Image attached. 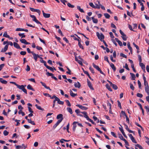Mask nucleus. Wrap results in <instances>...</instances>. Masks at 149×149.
Returning <instances> with one entry per match:
<instances>
[{"label":"nucleus","mask_w":149,"mask_h":149,"mask_svg":"<svg viewBox=\"0 0 149 149\" xmlns=\"http://www.w3.org/2000/svg\"><path fill=\"white\" fill-rule=\"evenodd\" d=\"M26 86V85L24 86L23 85H18L17 86V88L20 89H21L24 93L26 94H27L26 90L25 88V87Z\"/></svg>","instance_id":"1"},{"label":"nucleus","mask_w":149,"mask_h":149,"mask_svg":"<svg viewBox=\"0 0 149 149\" xmlns=\"http://www.w3.org/2000/svg\"><path fill=\"white\" fill-rule=\"evenodd\" d=\"M96 35L98 39H99L101 41H102V40H103L104 38V35L102 33H100V34L99 32H97L96 33Z\"/></svg>","instance_id":"2"},{"label":"nucleus","mask_w":149,"mask_h":149,"mask_svg":"<svg viewBox=\"0 0 149 149\" xmlns=\"http://www.w3.org/2000/svg\"><path fill=\"white\" fill-rule=\"evenodd\" d=\"M120 32L122 35L121 37L124 40H127V37L126 35L124 33L121 31V30H120Z\"/></svg>","instance_id":"3"},{"label":"nucleus","mask_w":149,"mask_h":149,"mask_svg":"<svg viewBox=\"0 0 149 149\" xmlns=\"http://www.w3.org/2000/svg\"><path fill=\"white\" fill-rule=\"evenodd\" d=\"M29 9L32 12H35L38 13L39 14V15H40V11L39 9H36L31 7H30Z\"/></svg>","instance_id":"4"},{"label":"nucleus","mask_w":149,"mask_h":149,"mask_svg":"<svg viewBox=\"0 0 149 149\" xmlns=\"http://www.w3.org/2000/svg\"><path fill=\"white\" fill-rule=\"evenodd\" d=\"M129 136L130 137L131 140L132 141V142L135 143H136L137 142L136 141L135 139H134V138L132 136V135L131 134H129Z\"/></svg>","instance_id":"5"},{"label":"nucleus","mask_w":149,"mask_h":149,"mask_svg":"<svg viewBox=\"0 0 149 149\" xmlns=\"http://www.w3.org/2000/svg\"><path fill=\"white\" fill-rule=\"evenodd\" d=\"M76 106L84 110H86L88 109L87 108L79 104H77Z\"/></svg>","instance_id":"6"},{"label":"nucleus","mask_w":149,"mask_h":149,"mask_svg":"<svg viewBox=\"0 0 149 149\" xmlns=\"http://www.w3.org/2000/svg\"><path fill=\"white\" fill-rule=\"evenodd\" d=\"M87 81L88 83V86L92 90H94V88L93 87L92 85L90 82V81H89V80L88 79L87 80Z\"/></svg>","instance_id":"7"},{"label":"nucleus","mask_w":149,"mask_h":149,"mask_svg":"<svg viewBox=\"0 0 149 149\" xmlns=\"http://www.w3.org/2000/svg\"><path fill=\"white\" fill-rule=\"evenodd\" d=\"M32 54L33 56V58L36 61L37 60L38 57H39V56L37 54H36L34 53H32Z\"/></svg>","instance_id":"8"},{"label":"nucleus","mask_w":149,"mask_h":149,"mask_svg":"<svg viewBox=\"0 0 149 149\" xmlns=\"http://www.w3.org/2000/svg\"><path fill=\"white\" fill-rule=\"evenodd\" d=\"M20 41L22 43H24L25 45H29L30 44V43L27 42L26 40L25 39H22L20 40Z\"/></svg>","instance_id":"9"},{"label":"nucleus","mask_w":149,"mask_h":149,"mask_svg":"<svg viewBox=\"0 0 149 149\" xmlns=\"http://www.w3.org/2000/svg\"><path fill=\"white\" fill-rule=\"evenodd\" d=\"M13 45L14 47L16 48L19 49H22L20 47L19 45L17 43L14 42Z\"/></svg>","instance_id":"10"},{"label":"nucleus","mask_w":149,"mask_h":149,"mask_svg":"<svg viewBox=\"0 0 149 149\" xmlns=\"http://www.w3.org/2000/svg\"><path fill=\"white\" fill-rule=\"evenodd\" d=\"M75 61L77 62L80 65H82L83 64L82 62V60L78 59L77 56H75Z\"/></svg>","instance_id":"11"},{"label":"nucleus","mask_w":149,"mask_h":149,"mask_svg":"<svg viewBox=\"0 0 149 149\" xmlns=\"http://www.w3.org/2000/svg\"><path fill=\"white\" fill-rule=\"evenodd\" d=\"M8 45H6L4 49H2V50H1V52H6L8 49Z\"/></svg>","instance_id":"12"},{"label":"nucleus","mask_w":149,"mask_h":149,"mask_svg":"<svg viewBox=\"0 0 149 149\" xmlns=\"http://www.w3.org/2000/svg\"><path fill=\"white\" fill-rule=\"evenodd\" d=\"M16 31H24L26 32H28V29H23L20 28H17L16 29Z\"/></svg>","instance_id":"13"},{"label":"nucleus","mask_w":149,"mask_h":149,"mask_svg":"<svg viewBox=\"0 0 149 149\" xmlns=\"http://www.w3.org/2000/svg\"><path fill=\"white\" fill-rule=\"evenodd\" d=\"M109 64L110 65V67L112 68V69H113V71L114 72H115L116 70V67L114 65L111 63H110Z\"/></svg>","instance_id":"14"},{"label":"nucleus","mask_w":149,"mask_h":149,"mask_svg":"<svg viewBox=\"0 0 149 149\" xmlns=\"http://www.w3.org/2000/svg\"><path fill=\"white\" fill-rule=\"evenodd\" d=\"M74 86L75 87L79 88L81 86V84L79 82H77V83L75 82L74 83Z\"/></svg>","instance_id":"15"},{"label":"nucleus","mask_w":149,"mask_h":149,"mask_svg":"<svg viewBox=\"0 0 149 149\" xmlns=\"http://www.w3.org/2000/svg\"><path fill=\"white\" fill-rule=\"evenodd\" d=\"M81 113L84 115V118H86V119L88 118L89 117L87 115V113L86 111H83L81 112Z\"/></svg>","instance_id":"16"},{"label":"nucleus","mask_w":149,"mask_h":149,"mask_svg":"<svg viewBox=\"0 0 149 149\" xmlns=\"http://www.w3.org/2000/svg\"><path fill=\"white\" fill-rule=\"evenodd\" d=\"M139 66L141 67V69L144 70H145V65L142 63H139Z\"/></svg>","instance_id":"17"},{"label":"nucleus","mask_w":149,"mask_h":149,"mask_svg":"<svg viewBox=\"0 0 149 149\" xmlns=\"http://www.w3.org/2000/svg\"><path fill=\"white\" fill-rule=\"evenodd\" d=\"M115 40L117 42H118V44L120 45V46H123V44H122V42L120 41L118 39V38H115Z\"/></svg>","instance_id":"18"},{"label":"nucleus","mask_w":149,"mask_h":149,"mask_svg":"<svg viewBox=\"0 0 149 149\" xmlns=\"http://www.w3.org/2000/svg\"><path fill=\"white\" fill-rule=\"evenodd\" d=\"M78 122H74L73 123V130L74 131H75L76 127V124Z\"/></svg>","instance_id":"19"},{"label":"nucleus","mask_w":149,"mask_h":149,"mask_svg":"<svg viewBox=\"0 0 149 149\" xmlns=\"http://www.w3.org/2000/svg\"><path fill=\"white\" fill-rule=\"evenodd\" d=\"M145 90L146 92L148 94V95H149V87L148 86H145Z\"/></svg>","instance_id":"20"},{"label":"nucleus","mask_w":149,"mask_h":149,"mask_svg":"<svg viewBox=\"0 0 149 149\" xmlns=\"http://www.w3.org/2000/svg\"><path fill=\"white\" fill-rule=\"evenodd\" d=\"M63 116L62 114H60L58 115L57 116V119H62L63 120Z\"/></svg>","instance_id":"21"},{"label":"nucleus","mask_w":149,"mask_h":149,"mask_svg":"<svg viewBox=\"0 0 149 149\" xmlns=\"http://www.w3.org/2000/svg\"><path fill=\"white\" fill-rule=\"evenodd\" d=\"M0 81L2 84H6L7 83V81L6 80H4L2 78H0Z\"/></svg>","instance_id":"22"},{"label":"nucleus","mask_w":149,"mask_h":149,"mask_svg":"<svg viewBox=\"0 0 149 149\" xmlns=\"http://www.w3.org/2000/svg\"><path fill=\"white\" fill-rule=\"evenodd\" d=\"M70 95L72 97H74L75 96L77 95V94H75L73 93V92L70 90Z\"/></svg>","instance_id":"23"},{"label":"nucleus","mask_w":149,"mask_h":149,"mask_svg":"<svg viewBox=\"0 0 149 149\" xmlns=\"http://www.w3.org/2000/svg\"><path fill=\"white\" fill-rule=\"evenodd\" d=\"M84 72L85 74H86L88 76V77H89L90 79L92 81L93 80V79L91 78L88 72L87 71H84Z\"/></svg>","instance_id":"24"},{"label":"nucleus","mask_w":149,"mask_h":149,"mask_svg":"<svg viewBox=\"0 0 149 149\" xmlns=\"http://www.w3.org/2000/svg\"><path fill=\"white\" fill-rule=\"evenodd\" d=\"M27 88L28 89L31 90L33 91H34L35 90L33 89V88H32V86L30 84L28 85L27 86Z\"/></svg>","instance_id":"25"},{"label":"nucleus","mask_w":149,"mask_h":149,"mask_svg":"<svg viewBox=\"0 0 149 149\" xmlns=\"http://www.w3.org/2000/svg\"><path fill=\"white\" fill-rule=\"evenodd\" d=\"M92 19L93 20V22L94 23H97L98 22V20L96 19H95L94 17H91Z\"/></svg>","instance_id":"26"},{"label":"nucleus","mask_w":149,"mask_h":149,"mask_svg":"<svg viewBox=\"0 0 149 149\" xmlns=\"http://www.w3.org/2000/svg\"><path fill=\"white\" fill-rule=\"evenodd\" d=\"M47 68L53 72L54 71V70H56V69L54 68H52L49 66H47Z\"/></svg>","instance_id":"27"},{"label":"nucleus","mask_w":149,"mask_h":149,"mask_svg":"<svg viewBox=\"0 0 149 149\" xmlns=\"http://www.w3.org/2000/svg\"><path fill=\"white\" fill-rule=\"evenodd\" d=\"M67 111L70 113L71 114L72 113V109L70 107H68L67 108Z\"/></svg>","instance_id":"28"},{"label":"nucleus","mask_w":149,"mask_h":149,"mask_svg":"<svg viewBox=\"0 0 149 149\" xmlns=\"http://www.w3.org/2000/svg\"><path fill=\"white\" fill-rule=\"evenodd\" d=\"M28 123H31V124L33 125H35V123L34 121H32L31 119H28Z\"/></svg>","instance_id":"29"},{"label":"nucleus","mask_w":149,"mask_h":149,"mask_svg":"<svg viewBox=\"0 0 149 149\" xmlns=\"http://www.w3.org/2000/svg\"><path fill=\"white\" fill-rule=\"evenodd\" d=\"M106 86L107 88L110 91H112V90L111 88H110V86L108 84H107L106 85Z\"/></svg>","instance_id":"30"},{"label":"nucleus","mask_w":149,"mask_h":149,"mask_svg":"<svg viewBox=\"0 0 149 149\" xmlns=\"http://www.w3.org/2000/svg\"><path fill=\"white\" fill-rule=\"evenodd\" d=\"M30 16L31 18H33V21L35 22L37 20L36 17L34 15H30Z\"/></svg>","instance_id":"31"},{"label":"nucleus","mask_w":149,"mask_h":149,"mask_svg":"<svg viewBox=\"0 0 149 149\" xmlns=\"http://www.w3.org/2000/svg\"><path fill=\"white\" fill-rule=\"evenodd\" d=\"M99 4H95V8H98L99 9L100 8V6L101 5L100 4V2H98Z\"/></svg>","instance_id":"32"},{"label":"nucleus","mask_w":149,"mask_h":149,"mask_svg":"<svg viewBox=\"0 0 149 149\" xmlns=\"http://www.w3.org/2000/svg\"><path fill=\"white\" fill-rule=\"evenodd\" d=\"M93 66L97 70H98L100 68L97 65H95L94 63H93Z\"/></svg>","instance_id":"33"},{"label":"nucleus","mask_w":149,"mask_h":149,"mask_svg":"<svg viewBox=\"0 0 149 149\" xmlns=\"http://www.w3.org/2000/svg\"><path fill=\"white\" fill-rule=\"evenodd\" d=\"M43 16L45 18H49L50 17V14H49L45 13Z\"/></svg>","instance_id":"34"},{"label":"nucleus","mask_w":149,"mask_h":149,"mask_svg":"<svg viewBox=\"0 0 149 149\" xmlns=\"http://www.w3.org/2000/svg\"><path fill=\"white\" fill-rule=\"evenodd\" d=\"M111 86H112L114 90H117L118 89V87L116 84H113Z\"/></svg>","instance_id":"35"},{"label":"nucleus","mask_w":149,"mask_h":149,"mask_svg":"<svg viewBox=\"0 0 149 149\" xmlns=\"http://www.w3.org/2000/svg\"><path fill=\"white\" fill-rule=\"evenodd\" d=\"M18 113L19 114H21L23 116H24L25 115L24 113L23 112L22 110H19L18 112Z\"/></svg>","instance_id":"36"},{"label":"nucleus","mask_w":149,"mask_h":149,"mask_svg":"<svg viewBox=\"0 0 149 149\" xmlns=\"http://www.w3.org/2000/svg\"><path fill=\"white\" fill-rule=\"evenodd\" d=\"M130 74L132 76V79L133 80H135V77L134 74L132 73H130Z\"/></svg>","instance_id":"37"},{"label":"nucleus","mask_w":149,"mask_h":149,"mask_svg":"<svg viewBox=\"0 0 149 149\" xmlns=\"http://www.w3.org/2000/svg\"><path fill=\"white\" fill-rule=\"evenodd\" d=\"M3 36L6 38H9V36L7 34L6 32H5L3 34Z\"/></svg>","instance_id":"38"},{"label":"nucleus","mask_w":149,"mask_h":149,"mask_svg":"<svg viewBox=\"0 0 149 149\" xmlns=\"http://www.w3.org/2000/svg\"><path fill=\"white\" fill-rule=\"evenodd\" d=\"M35 106L39 110H42V111L44 110L40 106H38L37 104H36Z\"/></svg>","instance_id":"39"},{"label":"nucleus","mask_w":149,"mask_h":149,"mask_svg":"<svg viewBox=\"0 0 149 149\" xmlns=\"http://www.w3.org/2000/svg\"><path fill=\"white\" fill-rule=\"evenodd\" d=\"M65 102L67 104V105L69 107H70L71 106V104L69 102V101L68 100H65Z\"/></svg>","instance_id":"40"},{"label":"nucleus","mask_w":149,"mask_h":149,"mask_svg":"<svg viewBox=\"0 0 149 149\" xmlns=\"http://www.w3.org/2000/svg\"><path fill=\"white\" fill-rule=\"evenodd\" d=\"M104 15L107 18H109L110 17V15L107 13H104Z\"/></svg>","instance_id":"41"},{"label":"nucleus","mask_w":149,"mask_h":149,"mask_svg":"<svg viewBox=\"0 0 149 149\" xmlns=\"http://www.w3.org/2000/svg\"><path fill=\"white\" fill-rule=\"evenodd\" d=\"M140 5L141 6V10L142 11H143L144 9V6L143 3H141Z\"/></svg>","instance_id":"42"},{"label":"nucleus","mask_w":149,"mask_h":149,"mask_svg":"<svg viewBox=\"0 0 149 149\" xmlns=\"http://www.w3.org/2000/svg\"><path fill=\"white\" fill-rule=\"evenodd\" d=\"M19 36H20L21 37V38H24L25 37V35H24V33H19L18 34Z\"/></svg>","instance_id":"43"},{"label":"nucleus","mask_w":149,"mask_h":149,"mask_svg":"<svg viewBox=\"0 0 149 149\" xmlns=\"http://www.w3.org/2000/svg\"><path fill=\"white\" fill-rule=\"evenodd\" d=\"M67 5L70 8H73L74 7V5L71 4L69 3H68Z\"/></svg>","instance_id":"44"},{"label":"nucleus","mask_w":149,"mask_h":149,"mask_svg":"<svg viewBox=\"0 0 149 149\" xmlns=\"http://www.w3.org/2000/svg\"><path fill=\"white\" fill-rule=\"evenodd\" d=\"M3 133L4 135L6 136H7L9 132L6 130H5L4 131Z\"/></svg>","instance_id":"45"},{"label":"nucleus","mask_w":149,"mask_h":149,"mask_svg":"<svg viewBox=\"0 0 149 149\" xmlns=\"http://www.w3.org/2000/svg\"><path fill=\"white\" fill-rule=\"evenodd\" d=\"M104 60L105 61H107V62L109 63V64L110 63H109V61L108 60V57L107 56H105L104 57Z\"/></svg>","instance_id":"46"},{"label":"nucleus","mask_w":149,"mask_h":149,"mask_svg":"<svg viewBox=\"0 0 149 149\" xmlns=\"http://www.w3.org/2000/svg\"><path fill=\"white\" fill-rule=\"evenodd\" d=\"M136 96L137 97L141 98L143 97V95L142 94L140 93H138L136 94Z\"/></svg>","instance_id":"47"},{"label":"nucleus","mask_w":149,"mask_h":149,"mask_svg":"<svg viewBox=\"0 0 149 149\" xmlns=\"http://www.w3.org/2000/svg\"><path fill=\"white\" fill-rule=\"evenodd\" d=\"M131 67L132 69V70L134 71V72H136V70L134 68V64H131Z\"/></svg>","instance_id":"48"},{"label":"nucleus","mask_w":149,"mask_h":149,"mask_svg":"<svg viewBox=\"0 0 149 149\" xmlns=\"http://www.w3.org/2000/svg\"><path fill=\"white\" fill-rule=\"evenodd\" d=\"M138 57L139 60V61L140 63H141V62L142 61V59H141V56L140 55H138Z\"/></svg>","instance_id":"49"},{"label":"nucleus","mask_w":149,"mask_h":149,"mask_svg":"<svg viewBox=\"0 0 149 149\" xmlns=\"http://www.w3.org/2000/svg\"><path fill=\"white\" fill-rule=\"evenodd\" d=\"M89 5L93 8H95V6L92 3H89Z\"/></svg>","instance_id":"50"},{"label":"nucleus","mask_w":149,"mask_h":149,"mask_svg":"<svg viewBox=\"0 0 149 149\" xmlns=\"http://www.w3.org/2000/svg\"><path fill=\"white\" fill-rule=\"evenodd\" d=\"M107 106L108 107H109V109H111V104L109 102V101H107Z\"/></svg>","instance_id":"51"},{"label":"nucleus","mask_w":149,"mask_h":149,"mask_svg":"<svg viewBox=\"0 0 149 149\" xmlns=\"http://www.w3.org/2000/svg\"><path fill=\"white\" fill-rule=\"evenodd\" d=\"M15 121L17 122L16 125L18 126L19 125L20 123L19 122L20 121V120L16 119L15 120Z\"/></svg>","instance_id":"52"},{"label":"nucleus","mask_w":149,"mask_h":149,"mask_svg":"<svg viewBox=\"0 0 149 149\" xmlns=\"http://www.w3.org/2000/svg\"><path fill=\"white\" fill-rule=\"evenodd\" d=\"M145 138L146 139V142L149 145V139L147 137H145Z\"/></svg>","instance_id":"53"},{"label":"nucleus","mask_w":149,"mask_h":149,"mask_svg":"<svg viewBox=\"0 0 149 149\" xmlns=\"http://www.w3.org/2000/svg\"><path fill=\"white\" fill-rule=\"evenodd\" d=\"M30 68L29 66L27 65L26 66V70L27 71H29L30 70Z\"/></svg>","instance_id":"54"},{"label":"nucleus","mask_w":149,"mask_h":149,"mask_svg":"<svg viewBox=\"0 0 149 149\" xmlns=\"http://www.w3.org/2000/svg\"><path fill=\"white\" fill-rule=\"evenodd\" d=\"M138 85H139V88H141V82H140V81L139 80H138Z\"/></svg>","instance_id":"55"},{"label":"nucleus","mask_w":149,"mask_h":149,"mask_svg":"<svg viewBox=\"0 0 149 149\" xmlns=\"http://www.w3.org/2000/svg\"><path fill=\"white\" fill-rule=\"evenodd\" d=\"M26 54V52L25 51H21L20 52V54L22 55H24Z\"/></svg>","instance_id":"56"},{"label":"nucleus","mask_w":149,"mask_h":149,"mask_svg":"<svg viewBox=\"0 0 149 149\" xmlns=\"http://www.w3.org/2000/svg\"><path fill=\"white\" fill-rule=\"evenodd\" d=\"M133 44L138 50L139 49V47L137 45H136L134 42L133 43Z\"/></svg>","instance_id":"57"},{"label":"nucleus","mask_w":149,"mask_h":149,"mask_svg":"<svg viewBox=\"0 0 149 149\" xmlns=\"http://www.w3.org/2000/svg\"><path fill=\"white\" fill-rule=\"evenodd\" d=\"M120 56H121L123 57H124L125 58H126L127 57V56L126 55H125V54H123V53H120Z\"/></svg>","instance_id":"58"},{"label":"nucleus","mask_w":149,"mask_h":149,"mask_svg":"<svg viewBox=\"0 0 149 149\" xmlns=\"http://www.w3.org/2000/svg\"><path fill=\"white\" fill-rule=\"evenodd\" d=\"M136 125L138 126L141 127L142 130H143V128L139 123H136Z\"/></svg>","instance_id":"59"},{"label":"nucleus","mask_w":149,"mask_h":149,"mask_svg":"<svg viewBox=\"0 0 149 149\" xmlns=\"http://www.w3.org/2000/svg\"><path fill=\"white\" fill-rule=\"evenodd\" d=\"M75 112L78 115V114H79L80 113H81V112H80L79 111V109H76L75 110Z\"/></svg>","instance_id":"60"},{"label":"nucleus","mask_w":149,"mask_h":149,"mask_svg":"<svg viewBox=\"0 0 149 149\" xmlns=\"http://www.w3.org/2000/svg\"><path fill=\"white\" fill-rule=\"evenodd\" d=\"M46 74L48 76H51V77L52 75H53V74H52V73H49V72H47L46 73Z\"/></svg>","instance_id":"61"},{"label":"nucleus","mask_w":149,"mask_h":149,"mask_svg":"<svg viewBox=\"0 0 149 149\" xmlns=\"http://www.w3.org/2000/svg\"><path fill=\"white\" fill-rule=\"evenodd\" d=\"M135 146L138 147L140 149H142L143 148L140 145L137 144Z\"/></svg>","instance_id":"62"},{"label":"nucleus","mask_w":149,"mask_h":149,"mask_svg":"<svg viewBox=\"0 0 149 149\" xmlns=\"http://www.w3.org/2000/svg\"><path fill=\"white\" fill-rule=\"evenodd\" d=\"M89 69L93 73H94L95 72L93 69L91 67H90L89 68Z\"/></svg>","instance_id":"63"},{"label":"nucleus","mask_w":149,"mask_h":149,"mask_svg":"<svg viewBox=\"0 0 149 149\" xmlns=\"http://www.w3.org/2000/svg\"><path fill=\"white\" fill-rule=\"evenodd\" d=\"M144 108L146 110L147 112H149V107L148 106H145Z\"/></svg>","instance_id":"64"}]
</instances>
